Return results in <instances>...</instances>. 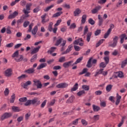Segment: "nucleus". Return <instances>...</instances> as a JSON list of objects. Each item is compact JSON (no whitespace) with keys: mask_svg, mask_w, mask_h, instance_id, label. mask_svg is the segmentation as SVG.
<instances>
[{"mask_svg":"<svg viewBox=\"0 0 127 127\" xmlns=\"http://www.w3.org/2000/svg\"><path fill=\"white\" fill-rule=\"evenodd\" d=\"M30 105H40V101L38 100V98H35L32 100H28L24 104V106H27Z\"/></svg>","mask_w":127,"mask_h":127,"instance_id":"1","label":"nucleus"},{"mask_svg":"<svg viewBox=\"0 0 127 127\" xmlns=\"http://www.w3.org/2000/svg\"><path fill=\"white\" fill-rule=\"evenodd\" d=\"M34 83V86H36L37 89H41L42 88V83L40 80L35 79L33 80Z\"/></svg>","mask_w":127,"mask_h":127,"instance_id":"2","label":"nucleus"},{"mask_svg":"<svg viewBox=\"0 0 127 127\" xmlns=\"http://www.w3.org/2000/svg\"><path fill=\"white\" fill-rule=\"evenodd\" d=\"M52 25H53V22H50L48 26V30L50 31V32L53 31L54 33H57V29H58V28L55 27V28H52Z\"/></svg>","mask_w":127,"mask_h":127,"instance_id":"3","label":"nucleus"},{"mask_svg":"<svg viewBox=\"0 0 127 127\" xmlns=\"http://www.w3.org/2000/svg\"><path fill=\"white\" fill-rule=\"evenodd\" d=\"M31 5H32V4L31 3H29L26 5V9L24 8L23 9V12L24 14H28V13H30L29 11L30 10V6H31Z\"/></svg>","mask_w":127,"mask_h":127,"instance_id":"4","label":"nucleus"},{"mask_svg":"<svg viewBox=\"0 0 127 127\" xmlns=\"http://www.w3.org/2000/svg\"><path fill=\"white\" fill-rule=\"evenodd\" d=\"M11 116H12V114L11 113H5L1 116V121H3V120H5V119L10 118Z\"/></svg>","mask_w":127,"mask_h":127,"instance_id":"5","label":"nucleus"},{"mask_svg":"<svg viewBox=\"0 0 127 127\" xmlns=\"http://www.w3.org/2000/svg\"><path fill=\"white\" fill-rule=\"evenodd\" d=\"M56 87L58 88V89H64V88H67V87H68V84L66 83H61L58 84Z\"/></svg>","mask_w":127,"mask_h":127,"instance_id":"6","label":"nucleus"},{"mask_svg":"<svg viewBox=\"0 0 127 127\" xmlns=\"http://www.w3.org/2000/svg\"><path fill=\"white\" fill-rule=\"evenodd\" d=\"M73 48V45H70L68 46L67 49L64 52L62 53V55H65V54H68L70 51H72V49Z\"/></svg>","mask_w":127,"mask_h":127,"instance_id":"7","label":"nucleus"},{"mask_svg":"<svg viewBox=\"0 0 127 127\" xmlns=\"http://www.w3.org/2000/svg\"><path fill=\"white\" fill-rule=\"evenodd\" d=\"M18 15V12L15 11L13 12L12 14H11L8 16V19H12V18L16 17V16H17Z\"/></svg>","mask_w":127,"mask_h":127,"instance_id":"8","label":"nucleus"},{"mask_svg":"<svg viewBox=\"0 0 127 127\" xmlns=\"http://www.w3.org/2000/svg\"><path fill=\"white\" fill-rule=\"evenodd\" d=\"M101 8H102L101 6H97L91 10V12L93 14H96V13H98V12L100 10V9H101Z\"/></svg>","mask_w":127,"mask_h":127,"instance_id":"9","label":"nucleus"},{"mask_svg":"<svg viewBox=\"0 0 127 127\" xmlns=\"http://www.w3.org/2000/svg\"><path fill=\"white\" fill-rule=\"evenodd\" d=\"M73 61H70L64 63L63 64V66L64 67V68H69V67L72 65V63H73Z\"/></svg>","mask_w":127,"mask_h":127,"instance_id":"10","label":"nucleus"},{"mask_svg":"<svg viewBox=\"0 0 127 127\" xmlns=\"http://www.w3.org/2000/svg\"><path fill=\"white\" fill-rule=\"evenodd\" d=\"M12 74V69L11 68H8L5 71L4 75L6 77H9V76H11Z\"/></svg>","mask_w":127,"mask_h":127,"instance_id":"11","label":"nucleus"},{"mask_svg":"<svg viewBox=\"0 0 127 127\" xmlns=\"http://www.w3.org/2000/svg\"><path fill=\"white\" fill-rule=\"evenodd\" d=\"M63 38L62 37L59 36L58 37V39L56 41V42L55 44V46H59L60 44H61V43L63 42Z\"/></svg>","mask_w":127,"mask_h":127,"instance_id":"12","label":"nucleus"},{"mask_svg":"<svg viewBox=\"0 0 127 127\" xmlns=\"http://www.w3.org/2000/svg\"><path fill=\"white\" fill-rule=\"evenodd\" d=\"M47 15V14L45 13L43 15L41 16V18H42V22L44 24V23H46V22H48L49 21V19H48L47 20H45V18H46V16Z\"/></svg>","mask_w":127,"mask_h":127,"instance_id":"13","label":"nucleus"},{"mask_svg":"<svg viewBox=\"0 0 127 127\" xmlns=\"http://www.w3.org/2000/svg\"><path fill=\"white\" fill-rule=\"evenodd\" d=\"M41 48V46H38L36 48H34L31 52V54H36L39 51V49Z\"/></svg>","mask_w":127,"mask_h":127,"instance_id":"14","label":"nucleus"},{"mask_svg":"<svg viewBox=\"0 0 127 127\" xmlns=\"http://www.w3.org/2000/svg\"><path fill=\"white\" fill-rule=\"evenodd\" d=\"M38 30V27L37 26H35L33 30L31 31L32 34H33L34 37H36V33H37V31Z\"/></svg>","mask_w":127,"mask_h":127,"instance_id":"15","label":"nucleus"},{"mask_svg":"<svg viewBox=\"0 0 127 127\" xmlns=\"http://www.w3.org/2000/svg\"><path fill=\"white\" fill-rule=\"evenodd\" d=\"M35 72V70L33 68H30L24 71V73H27V74H33Z\"/></svg>","mask_w":127,"mask_h":127,"instance_id":"16","label":"nucleus"},{"mask_svg":"<svg viewBox=\"0 0 127 127\" xmlns=\"http://www.w3.org/2000/svg\"><path fill=\"white\" fill-rule=\"evenodd\" d=\"M81 12V9H80L79 8L75 9V10L73 12L74 16H79Z\"/></svg>","mask_w":127,"mask_h":127,"instance_id":"17","label":"nucleus"},{"mask_svg":"<svg viewBox=\"0 0 127 127\" xmlns=\"http://www.w3.org/2000/svg\"><path fill=\"white\" fill-rule=\"evenodd\" d=\"M116 106H118L119 104H120V102H121V99H122V96H121L120 95H119V93H117L116 96Z\"/></svg>","mask_w":127,"mask_h":127,"instance_id":"18","label":"nucleus"},{"mask_svg":"<svg viewBox=\"0 0 127 127\" xmlns=\"http://www.w3.org/2000/svg\"><path fill=\"white\" fill-rule=\"evenodd\" d=\"M31 85V81H27L25 83H23V85H22V87L24 88V89H27V86Z\"/></svg>","mask_w":127,"mask_h":127,"instance_id":"19","label":"nucleus"},{"mask_svg":"<svg viewBox=\"0 0 127 127\" xmlns=\"http://www.w3.org/2000/svg\"><path fill=\"white\" fill-rule=\"evenodd\" d=\"M79 87V84L77 83H76L75 85L73 86L72 88H71V92H75V91H77L78 90V88Z\"/></svg>","mask_w":127,"mask_h":127,"instance_id":"20","label":"nucleus"},{"mask_svg":"<svg viewBox=\"0 0 127 127\" xmlns=\"http://www.w3.org/2000/svg\"><path fill=\"white\" fill-rule=\"evenodd\" d=\"M16 62H20L23 60V56L19 55L17 58H15Z\"/></svg>","mask_w":127,"mask_h":127,"instance_id":"21","label":"nucleus"},{"mask_svg":"<svg viewBox=\"0 0 127 127\" xmlns=\"http://www.w3.org/2000/svg\"><path fill=\"white\" fill-rule=\"evenodd\" d=\"M46 66H47V64H46V63L41 64L40 65H39L37 67V70H40V69H42V68L46 67Z\"/></svg>","mask_w":127,"mask_h":127,"instance_id":"22","label":"nucleus"},{"mask_svg":"<svg viewBox=\"0 0 127 127\" xmlns=\"http://www.w3.org/2000/svg\"><path fill=\"white\" fill-rule=\"evenodd\" d=\"M91 36H92V32H88L86 36V40L87 42H90V40H91Z\"/></svg>","mask_w":127,"mask_h":127,"instance_id":"23","label":"nucleus"},{"mask_svg":"<svg viewBox=\"0 0 127 127\" xmlns=\"http://www.w3.org/2000/svg\"><path fill=\"white\" fill-rule=\"evenodd\" d=\"M126 36H127V35H126V34H123L120 36V38H121L120 42L121 44H123V43H124V41Z\"/></svg>","mask_w":127,"mask_h":127,"instance_id":"24","label":"nucleus"},{"mask_svg":"<svg viewBox=\"0 0 127 127\" xmlns=\"http://www.w3.org/2000/svg\"><path fill=\"white\" fill-rule=\"evenodd\" d=\"M92 108L94 112H99L101 109L100 108V107L98 106H96L95 105H92Z\"/></svg>","mask_w":127,"mask_h":127,"instance_id":"25","label":"nucleus"},{"mask_svg":"<svg viewBox=\"0 0 127 127\" xmlns=\"http://www.w3.org/2000/svg\"><path fill=\"white\" fill-rule=\"evenodd\" d=\"M66 40H63V43L61 44V46H62V48L61 49V51H64L65 50V49L64 48V45H66Z\"/></svg>","mask_w":127,"mask_h":127,"instance_id":"26","label":"nucleus"},{"mask_svg":"<svg viewBox=\"0 0 127 127\" xmlns=\"http://www.w3.org/2000/svg\"><path fill=\"white\" fill-rule=\"evenodd\" d=\"M75 98V97L74 96L71 95L66 101V103H73V101L74 99Z\"/></svg>","mask_w":127,"mask_h":127,"instance_id":"27","label":"nucleus"},{"mask_svg":"<svg viewBox=\"0 0 127 127\" xmlns=\"http://www.w3.org/2000/svg\"><path fill=\"white\" fill-rule=\"evenodd\" d=\"M103 71H104L103 68L97 70L94 75L95 77H96V76H98V75H100V74H103Z\"/></svg>","mask_w":127,"mask_h":127,"instance_id":"28","label":"nucleus"},{"mask_svg":"<svg viewBox=\"0 0 127 127\" xmlns=\"http://www.w3.org/2000/svg\"><path fill=\"white\" fill-rule=\"evenodd\" d=\"M15 100V94L14 93H13L10 99V103L12 104L14 103Z\"/></svg>","mask_w":127,"mask_h":127,"instance_id":"29","label":"nucleus"},{"mask_svg":"<svg viewBox=\"0 0 127 127\" xmlns=\"http://www.w3.org/2000/svg\"><path fill=\"white\" fill-rule=\"evenodd\" d=\"M86 19H87V15L84 14L82 16V19H81V23L82 24H84L86 22Z\"/></svg>","mask_w":127,"mask_h":127,"instance_id":"30","label":"nucleus"},{"mask_svg":"<svg viewBox=\"0 0 127 127\" xmlns=\"http://www.w3.org/2000/svg\"><path fill=\"white\" fill-rule=\"evenodd\" d=\"M62 13H63V12L62 11L57 12L53 15V17H58V16H60Z\"/></svg>","mask_w":127,"mask_h":127,"instance_id":"31","label":"nucleus"},{"mask_svg":"<svg viewBox=\"0 0 127 127\" xmlns=\"http://www.w3.org/2000/svg\"><path fill=\"white\" fill-rule=\"evenodd\" d=\"M12 110L13 112H15L16 113H18V112H20V110L19 109V108L16 106H13L12 107Z\"/></svg>","mask_w":127,"mask_h":127,"instance_id":"32","label":"nucleus"},{"mask_svg":"<svg viewBox=\"0 0 127 127\" xmlns=\"http://www.w3.org/2000/svg\"><path fill=\"white\" fill-rule=\"evenodd\" d=\"M127 64V58L122 62L121 67L122 68H124L126 67V65Z\"/></svg>","mask_w":127,"mask_h":127,"instance_id":"33","label":"nucleus"},{"mask_svg":"<svg viewBox=\"0 0 127 127\" xmlns=\"http://www.w3.org/2000/svg\"><path fill=\"white\" fill-rule=\"evenodd\" d=\"M91 62H92V58L90 59L87 62V64L86 65V67H87V68H91V67L93 66L92 64H91Z\"/></svg>","mask_w":127,"mask_h":127,"instance_id":"34","label":"nucleus"},{"mask_svg":"<svg viewBox=\"0 0 127 127\" xmlns=\"http://www.w3.org/2000/svg\"><path fill=\"white\" fill-rule=\"evenodd\" d=\"M109 46L110 47H116L117 46V44H118L117 43H115V42H110L109 43Z\"/></svg>","mask_w":127,"mask_h":127,"instance_id":"35","label":"nucleus"},{"mask_svg":"<svg viewBox=\"0 0 127 127\" xmlns=\"http://www.w3.org/2000/svg\"><path fill=\"white\" fill-rule=\"evenodd\" d=\"M54 7V5H51L50 6H49L47 7L46 8L44 9V11L45 12H47V11H49V10H50L52 7Z\"/></svg>","mask_w":127,"mask_h":127,"instance_id":"36","label":"nucleus"},{"mask_svg":"<svg viewBox=\"0 0 127 127\" xmlns=\"http://www.w3.org/2000/svg\"><path fill=\"white\" fill-rule=\"evenodd\" d=\"M112 88H113V85L112 84H109L106 86V91L107 92H111V90H112Z\"/></svg>","mask_w":127,"mask_h":127,"instance_id":"37","label":"nucleus"},{"mask_svg":"<svg viewBox=\"0 0 127 127\" xmlns=\"http://www.w3.org/2000/svg\"><path fill=\"white\" fill-rule=\"evenodd\" d=\"M80 41H83V39L82 38H79L77 40H75L73 42V44H74L75 45H78Z\"/></svg>","mask_w":127,"mask_h":127,"instance_id":"38","label":"nucleus"},{"mask_svg":"<svg viewBox=\"0 0 127 127\" xmlns=\"http://www.w3.org/2000/svg\"><path fill=\"white\" fill-rule=\"evenodd\" d=\"M82 60H83V58L81 57L78 58L76 61V62L73 64L72 66H74V65H76V64H78V63H80V62H81Z\"/></svg>","mask_w":127,"mask_h":127,"instance_id":"39","label":"nucleus"},{"mask_svg":"<svg viewBox=\"0 0 127 127\" xmlns=\"http://www.w3.org/2000/svg\"><path fill=\"white\" fill-rule=\"evenodd\" d=\"M107 65H108V64H106V63H105L104 62H102L100 64L99 67L100 68H106V67H107Z\"/></svg>","mask_w":127,"mask_h":127,"instance_id":"40","label":"nucleus"},{"mask_svg":"<svg viewBox=\"0 0 127 127\" xmlns=\"http://www.w3.org/2000/svg\"><path fill=\"white\" fill-rule=\"evenodd\" d=\"M11 57L12 58H14V57H16V58H17L18 57V51H16L11 56Z\"/></svg>","mask_w":127,"mask_h":127,"instance_id":"41","label":"nucleus"},{"mask_svg":"<svg viewBox=\"0 0 127 127\" xmlns=\"http://www.w3.org/2000/svg\"><path fill=\"white\" fill-rule=\"evenodd\" d=\"M104 41H105L104 39H101L100 40H99L98 41V42L97 43H96V47H99V46H100V45H101V44H102V43H103V42H104Z\"/></svg>","mask_w":127,"mask_h":127,"instance_id":"42","label":"nucleus"},{"mask_svg":"<svg viewBox=\"0 0 127 127\" xmlns=\"http://www.w3.org/2000/svg\"><path fill=\"white\" fill-rule=\"evenodd\" d=\"M82 88L84 91H89L90 90V86L88 85H82Z\"/></svg>","mask_w":127,"mask_h":127,"instance_id":"43","label":"nucleus"},{"mask_svg":"<svg viewBox=\"0 0 127 127\" xmlns=\"http://www.w3.org/2000/svg\"><path fill=\"white\" fill-rule=\"evenodd\" d=\"M65 61H66V58L65 57H61L59 60V62L60 63H63V62H65Z\"/></svg>","mask_w":127,"mask_h":127,"instance_id":"44","label":"nucleus"},{"mask_svg":"<svg viewBox=\"0 0 127 127\" xmlns=\"http://www.w3.org/2000/svg\"><path fill=\"white\" fill-rule=\"evenodd\" d=\"M111 33V30H108L107 32L104 34V38H108L109 37V35H110Z\"/></svg>","mask_w":127,"mask_h":127,"instance_id":"45","label":"nucleus"},{"mask_svg":"<svg viewBox=\"0 0 127 127\" xmlns=\"http://www.w3.org/2000/svg\"><path fill=\"white\" fill-rule=\"evenodd\" d=\"M116 74L119 78H123V77H124V73L122 71H119L117 72Z\"/></svg>","mask_w":127,"mask_h":127,"instance_id":"46","label":"nucleus"},{"mask_svg":"<svg viewBox=\"0 0 127 127\" xmlns=\"http://www.w3.org/2000/svg\"><path fill=\"white\" fill-rule=\"evenodd\" d=\"M25 78H27V75L26 74H22L21 76L18 77V80H22V79H25Z\"/></svg>","mask_w":127,"mask_h":127,"instance_id":"47","label":"nucleus"},{"mask_svg":"<svg viewBox=\"0 0 127 127\" xmlns=\"http://www.w3.org/2000/svg\"><path fill=\"white\" fill-rule=\"evenodd\" d=\"M56 50V47H53L51 48V50L50 51H48V53H50V54H52V53H53L54 51Z\"/></svg>","mask_w":127,"mask_h":127,"instance_id":"48","label":"nucleus"},{"mask_svg":"<svg viewBox=\"0 0 127 127\" xmlns=\"http://www.w3.org/2000/svg\"><path fill=\"white\" fill-rule=\"evenodd\" d=\"M88 72V68H84L82 72H80L79 73V75H83V74H85V73H86Z\"/></svg>","mask_w":127,"mask_h":127,"instance_id":"49","label":"nucleus"},{"mask_svg":"<svg viewBox=\"0 0 127 127\" xmlns=\"http://www.w3.org/2000/svg\"><path fill=\"white\" fill-rule=\"evenodd\" d=\"M79 120L80 119H76L74 121H72V124L73 126H77L79 123Z\"/></svg>","mask_w":127,"mask_h":127,"instance_id":"50","label":"nucleus"},{"mask_svg":"<svg viewBox=\"0 0 127 127\" xmlns=\"http://www.w3.org/2000/svg\"><path fill=\"white\" fill-rule=\"evenodd\" d=\"M19 1H20V0H15L11 3L10 5L13 6V5H15L17 2H19Z\"/></svg>","mask_w":127,"mask_h":127,"instance_id":"51","label":"nucleus"},{"mask_svg":"<svg viewBox=\"0 0 127 127\" xmlns=\"http://www.w3.org/2000/svg\"><path fill=\"white\" fill-rule=\"evenodd\" d=\"M88 31H89V28H88V26H85L84 27V33H83L84 35H85V34H87V33H88Z\"/></svg>","mask_w":127,"mask_h":127,"instance_id":"52","label":"nucleus"},{"mask_svg":"<svg viewBox=\"0 0 127 127\" xmlns=\"http://www.w3.org/2000/svg\"><path fill=\"white\" fill-rule=\"evenodd\" d=\"M88 22L91 25H94V24H95V21L93 20L91 18L88 19Z\"/></svg>","mask_w":127,"mask_h":127,"instance_id":"53","label":"nucleus"},{"mask_svg":"<svg viewBox=\"0 0 127 127\" xmlns=\"http://www.w3.org/2000/svg\"><path fill=\"white\" fill-rule=\"evenodd\" d=\"M25 15H22L21 17L20 18L24 21L26 17H29V14H25Z\"/></svg>","mask_w":127,"mask_h":127,"instance_id":"54","label":"nucleus"},{"mask_svg":"<svg viewBox=\"0 0 127 127\" xmlns=\"http://www.w3.org/2000/svg\"><path fill=\"white\" fill-rule=\"evenodd\" d=\"M36 59H37V55H35L31 59V62H34Z\"/></svg>","mask_w":127,"mask_h":127,"instance_id":"55","label":"nucleus"},{"mask_svg":"<svg viewBox=\"0 0 127 127\" xmlns=\"http://www.w3.org/2000/svg\"><path fill=\"white\" fill-rule=\"evenodd\" d=\"M104 61L106 64H109V62H110V58L109 57H105L104 58Z\"/></svg>","mask_w":127,"mask_h":127,"instance_id":"56","label":"nucleus"},{"mask_svg":"<svg viewBox=\"0 0 127 127\" xmlns=\"http://www.w3.org/2000/svg\"><path fill=\"white\" fill-rule=\"evenodd\" d=\"M84 94H85V90H81V91H80L79 92H78L77 93V96H79L80 97V96L84 95Z\"/></svg>","mask_w":127,"mask_h":127,"instance_id":"57","label":"nucleus"},{"mask_svg":"<svg viewBox=\"0 0 127 127\" xmlns=\"http://www.w3.org/2000/svg\"><path fill=\"white\" fill-rule=\"evenodd\" d=\"M19 102H26V101H27V98H26V97L20 98L19 99Z\"/></svg>","mask_w":127,"mask_h":127,"instance_id":"58","label":"nucleus"},{"mask_svg":"<svg viewBox=\"0 0 127 127\" xmlns=\"http://www.w3.org/2000/svg\"><path fill=\"white\" fill-rule=\"evenodd\" d=\"M101 30H100V29L97 30L95 32L94 35H95V36H98V35H99V34H101Z\"/></svg>","mask_w":127,"mask_h":127,"instance_id":"59","label":"nucleus"},{"mask_svg":"<svg viewBox=\"0 0 127 127\" xmlns=\"http://www.w3.org/2000/svg\"><path fill=\"white\" fill-rule=\"evenodd\" d=\"M62 21V20L61 19L57 20V23L54 25L55 27H57V26H58V25H59L60 23H61Z\"/></svg>","mask_w":127,"mask_h":127,"instance_id":"60","label":"nucleus"},{"mask_svg":"<svg viewBox=\"0 0 127 127\" xmlns=\"http://www.w3.org/2000/svg\"><path fill=\"white\" fill-rule=\"evenodd\" d=\"M4 95L5 96H8V94H9V90H8V88H5L4 91Z\"/></svg>","mask_w":127,"mask_h":127,"instance_id":"61","label":"nucleus"},{"mask_svg":"<svg viewBox=\"0 0 127 127\" xmlns=\"http://www.w3.org/2000/svg\"><path fill=\"white\" fill-rule=\"evenodd\" d=\"M118 40H119V37H118V36H115V37L113 38V41L114 42H115V43H117V44H118Z\"/></svg>","mask_w":127,"mask_h":127,"instance_id":"62","label":"nucleus"},{"mask_svg":"<svg viewBox=\"0 0 127 127\" xmlns=\"http://www.w3.org/2000/svg\"><path fill=\"white\" fill-rule=\"evenodd\" d=\"M39 10H40V7H37L33 9V12L34 13H36L37 12H38V11H39Z\"/></svg>","mask_w":127,"mask_h":127,"instance_id":"63","label":"nucleus"},{"mask_svg":"<svg viewBox=\"0 0 127 127\" xmlns=\"http://www.w3.org/2000/svg\"><path fill=\"white\" fill-rule=\"evenodd\" d=\"M109 101H111L112 103H115V97L114 96H110L109 98Z\"/></svg>","mask_w":127,"mask_h":127,"instance_id":"64","label":"nucleus"}]
</instances>
